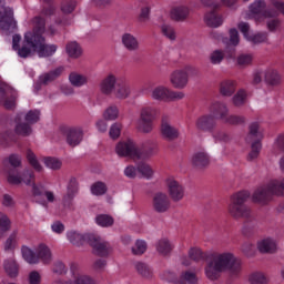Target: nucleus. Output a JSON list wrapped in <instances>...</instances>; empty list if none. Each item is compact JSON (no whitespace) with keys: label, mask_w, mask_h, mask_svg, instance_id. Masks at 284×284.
Here are the masks:
<instances>
[{"label":"nucleus","mask_w":284,"mask_h":284,"mask_svg":"<svg viewBox=\"0 0 284 284\" xmlns=\"http://www.w3.org/2000/svg\"><path fill=\"white\" fill-rule=\"evenodd\" d=\"M33 31H28L24 34V40L21 49L19 50V57L21 59H28L37 52L40 59L45 57H52L59 50L57 44H45V38L43 33L45 32V20L41 17L33 18Z\"/></svg>","instance_id":"nucleus-1"},{"label":"nucleus","mask_w":284,"mask_h":284,"mask_svg":"<svg viewBox=\"0 0 284 284\" xmlns=\"http://www.w3.org/2000/svg\"><path fill=\"white\" fill-rule=\"evenodd\" d=\"M243 266L231 252L211 254V261L206 264L205 276L210 281H216L222 272H230L233 276L241 274Z\"/></svg>","instance_id":"nucleus-2"},{"label":"nucleus","mask_w":284,"mask_h":284,"mask_svg":"<svg viewBox=\"0 0 284 284\" xmlns=\"http://www.w3.org/2000/svg\"><path fill=\"white\" fill-rule=\"evenodd\" d=\"M250 199V191H239L231 195L227 204V212L235 221L241 219H252V210L245 205V202Z\"/></svg>","instance_id":"nucleus-3"},{"label":"nucleus","mask_w":284,"mask_h":284,"mask_svg":"<svg viewBox=\"0 0 284 284\" xmlns=\"http://www.w3.org/2000/svg\"><path fill=\"white\" fill-rule=\"evenodd\" d=\"M271 8H267V3L265 0H255L253 3L250 4L248 10L251 14L255 17L262 14L264 19H272L274 17H278V14L284 16V2L281 0H271Z\"/></svg>","instance_id":"nucleus-4"},{"label":"nucleus","mask_w":284,"mask_h":284,"mask_svg":"<svg viewBox=\"0 0 284 284\" xmlns=\"http://www.w3.org/2000/svg\"><path fill=\"white\" fill-rule=\"evenodd\" d=\"M199 77V69L192 64L175 69L170 74V83L175 90H184L190 83V79Z\"/></svg>","instance_id":"nucleus-5"},{"label":"nucleus","mask_w":284,"mask_h":284,"mask_svg":"<svg viewBox=\"0 0 284 284\" xmlns=\"http://www.w3.org/2000/svg\"><path fill=\"white\" fill-rule=\"evenodd\" d=\"M272 196H278L274 180L257 186L252 194V201L258 203V205H267L272 201Z\"/></svg>","instance_id":"nucleus-6"},{"label":"nucleus","mask_w":284,"mask_h":284,"mask_svg":"<svg viewBox=\"0 0 284 284\" xmlns=\"http://www.w3.org/2000/svg\"><path fill=\"white\" fill-rule=\"evenodd\" d=\"M263 139V130L258 126V122H253L250 124V133L246 136V141H254L251 145V152L248 153V161H256L258 159V154H261V150L263 145L261 144V140Z\"/></svg>","instance_id":"nucleus-7"},{"label":"nucleus","mask_w":284,"mask_h":284,"mask_svg":"<svg viewBox=\"0 0 284 284\" xmlns=\"http://www.w3.org/2000/svg\"><path fill=\"white\" fill-rule=\"evenodd\" d=\"M151 99L153 101H183L185 93L183 91H173L165 85H158L151 91Z\"/></svg>","instance_id":"nucleus-8"},{"label":"nucleus","mask_w":284,"mask_h":284,"mask_svg":"<svg viewBox=\"0 0 284 284\" xmlns=\"http://www.w3.org/2000/svg\"><path fill=\"white\" fill-rule=\"evenodd\" d=\"M10 185H32L36 181L34 171L24 169L22 171L11 170L7 178Z\"/></svg>","instance_id":"nucleus-9"},{"label":"nucleus","mask_w":284,"mask_h":284,"mask_svg":"<svg viewBox=\"0 0 284 284\" xmlns=\"http://www.w3.org/2000/svg\"><path fill=\"white\" fill-rule=\"evenodd\" d=\"M115 154L122 159H132L138 161L139 156V146L132 140L120 141L115 145Z\"/></svg>","instance_id":"nucleus-10"},{"label":"nucleus","mask_w":284,"mask_h":284,"mask_svg":"<svg viewBox=\"0 0 284 284\" xmlns=\"http://www.w3.org/2000/svg\"><path fill=\"white\" fill-rule=\"evenodd\" d=\"M18 93L12 87L7 83L0 84V105L6 110H13L17 106Z\"/></svg>","instance_id":"nucleus-11"},{"label":"nucleus","mask_w":284,"mask_h":284,"mask_svg":"<svg viewBox=\"0 0 284 284\" xmlns=\"http://www.w3.org/2000/svg\"><path fill=\"white\" fill-rule=\"evenodd\" d=\"M171 205L172 203L170 202L168 193L159 191L152 195L151 207L156 214H165V212H170Z\"/></svg>","instance_id":"nucleus-12"},{"label":"nucleus","mask_w":284,"mask_h":284,"mask_svg":"<svg viewBox=\"0 0 284 284\" xmlns=\"http://www.w3.org/2000/svg\"><path fill=\"white\" fill-rule=\"evenodd\" d=\"M0 28L1 30H10L17 28V20H14V10L6 7V1L0 0Z\"/></svg>","instance_id":"nucleus-13"},{"label":"nucleus","mask_w":284,"mask_h":284,"mask_svg":"<svg viewBox=\"0 0 284 284\" xmlns=\"http://www.w3.org/2000/svg\"><path fill=\"white\" fill-rule=\"evenodd\" d=\"M89 245L93 247V252L97 256L108 257L112 254V246L110 243L105 242V240L101 239V236L97 234L89 236Z\"/></svg>","instance_id":"nucleus-14"},{"label":"nucleus","mask_w":284,"mask_h":284,"mask_svg":"<svg viewBox=\"0 0 284 284\" xmlns=\"http://www.w3.org/2000/svg\"><path fill=\"white\" fill-rule=\"evenodd\" d=\"M70 276L71 278L63 282L62 284H97V281L90 277V275L83 273L78 264H71Z\"/></svg>","instance_id":"nucleus-15"},{"label":"nucleus","mask_w":284,"mask_h":284,"mask_svg":"<svg viewBox=\"0 0 284 284\" xmlns=\"http://www.w3.org/2000/svg\"><path fill=\"white\" fill-rule=\"evenodd\" d=\"M166 190L174 203H179V201H183L185 197V187L173 178L166 179Z\"/></svg>","instance_id":"nucleus-16"},{"label":"nucleus","mask_w":284,"mask_h":284,"mask_svg":"<svg viewBox=\"0 0 284 284\" xmlns=\"http://www.w3.org/2000/svg\"><path fill=\"white\" fill-rule=\"evenodd\" d=\"M237 28L240 32H242L244 39H246V41H250V43L258 44L265 43L267 41L266 32L250 34V23L247 22H240Z\"/></svg>","instance_id":"nucleus-17"},{"label":"nucleus","mask_w":284,"mask_h":284,"mask_svg":"<svg viewBox=\"0 0 284 284\" xmlns=\"http://www.w3.org/2000/svg\"><path fill=\"white\" fill-rule=\"evenodd\" d=\"M120 79L121 77H118L115 73H108L100 82V92L102 94H112L116 90Z\"/></svg>","instance_id":"nucleus-18"},{"label":"nucleus","mask_w":284,"mask_h":284,"mask_svg":"<svg viewBox=\"0 0 284 284\" xmlns=\"http://www.w3.org/2000/svg\"><path fill=\"white\" fill-rule=\"evenodd\" d=\"M83 141V128L72 126L67 130V143L71 148H77Z\"/></svg>","instance_id":"nucleus-19"},{"label":"nucleus","mask_w":284,"mask_h":284,"mask_svg":"<svg viewBox=\"0 0 284 284\" xmlns=\"http://www.w3.org/2000/svg\"><path fill=\"white\" fill-rule=\"evenodd\" d=\"M113 93L115 99H128L130 94H132V87L130 85V81H128L125 78H120Z\"/></svg>","instance_id":"nucleus-20"},{"label":"nucleus","mask_w":284,"mask_h":284,"mask_svg":"<svg viewBox=\"0 0 284 284\" xmlns=\"http://www.w3.org/2000/svg\"><path fill=\"white\" fill-rule=\"evenodd\" d=\"M90 236L92 233L81 234L77 231L67 232V239L72 245H77L78 247L81 245H85V243H90Z\"/></svg>","instance_id":"nucleus-21"},{"label":"nucleus","mask_w":284,"mask_h":284,"mask_svg":"<svg viewBox=\"0 0 284 284\" xmlns=\"http://www.w3.org/2000/svg\"><path fill=\"white\" fill-rule=\"evenodd\" d=\"M155 250L161 256H170L174 250V243L168 237H162L155 243Z\"/></svg>","instance_id":"nucleus-22"},{"label":"nucleus","mask_w":284,"mask_h":284,"mask_svg":"<svg viewBox=\"0 0 284 284\" xmlns=\"http://www.w3.org/2000/svg\"><path fill=\"white\" fill-rule=\"evenodd\" d=\"M191 163L194 168H207L210 165V154L205 151H197L191 156Z\"/></svg>","instance_id":"nucleus-23"},{"label":"nucleus","mask_w":284,"mask_h":284,"mask_svg":"<svg viewBox=\"0 0 284 284\" xmlns=\"http://www.w3.org/2000/svg\"><path fill=\"white\" fill-rule=\"evenodd\" d=\"M211 254H219L216 252H210V253H203V251L200 247H191L189 250V257L192 261H207V265H210L212 257Z\"/></svg>","instance_id":"nucleus-24"},{"label":"nucleus","mask_w":284,"mask_h":284,"mask_svg":"<svg viewBox=\"0 0 284 284\" xmlns=\"http://www.w3.org/2000/svg\"><path fill=\"white\" fill-rule=\"evenodd\" d=\"M123 48L129 52H136L139 50V40L132 33H124L121 37Z\"/></svg>","instance_id":"nucleus-25"},{"label":"nucleus","mask_w":284,"mask_h":284,"mask_svg":"<svg viewBox=\"0 0 284 284\" xmlns=\"http://www.w3.org/2000/svg\"><path fill=\"white\" fill-rule=\"evenodd\" d=\"M161 135L166 141H174V139H179V129L172 126L169 122H162Z\"/></svg>","instance_id":"nucleus-26"},{"label":"nucleus","mask_w":284,"mask_h":284,"mask_svg":"<svg viewBox=\"0 0 284 284\" xmlns=\"http://www.w3.org/2000/svg\"><path fill=\"white\" fill-rule=\"evenodd\" d=\"M257 250L262 254H272L276 252V241L272 237H266L257 242Z\"/></svg>","instance_id":"nucleus-27"},{"label":"nucleus","mask_w":284,"mask_h":284,"mask_svg":"<svg viewBox=\"0 0 284 284\" xmlns=\"http://www.w3.org/2000/svg\"><path fill=\"white\" fill-rule=\"evenodd\" d=\"M38 262H42L44 265H50L52 263V251L48 245L40 244L37 248Z\"/></svg>","instance_id":"nucleus-28"},{"label":"nucleus","mask_w":284,"mask_h":284,"mask_svg":"<svg viewBox=\"0 0 284 284\" xmlns=\"http://www.w3.org/2000/svg\"><path fill=\"white\" fill-rule=\"evenodd\" d=\"M230 110L227 109V105L221 102H214L211 105V115L213 119L217 118L222 121L225 119L226 114H229Z\"/></svg>","instance_id":"nucleus-29"},{"label":"nucleus","mask_w":284,"mask_h":284,"mask_svg":"<svg viewBox=\"0 0 284 284\" xmlns=\"http://www.w3.org/2000/svg\"><path fill=\"white\" fill-rule=\"evenodd\" d=\"M204 22L209 28H221L223 26V16H219L216 11L207 12L204 16Z\"/></svg>","instance_id":"nucleus-30"},{"label":"nucleus","mask_w":284,"mask_h":284,"mask_svg":"<svg viewBox=\"0 0 284 284\" xmlns=\"http://www.w3.org/2000/svg\"><path fill=\"white\" fill-rule=\"evenodd\" d=\"M236 92V81L234 80H223L220 83V94L222 97H232Z\"/></svg>","instance_id":"nucleus-31"},{"label":"nucleus","mask_w":284,"mask_h":284,"mask_svg":"<svg viewBox=\"0 0 284 284\" xmlns=\"http://www.w3.org/2000/svg\"><path fill=\"white\" fill-rule=\"evenodd\" d=\"M195 125L197 130H212V128H214L215 125L214 116L212 114L202 115L197 118V120L195 121Z\"/></svg>","instance_id":"nucleus-32"},{"label":"nucleus","mask_w":284,"mask_h":284,"mask_svg":"<svg viewBox=\"0 0 284 284\" xmlns=\"http://www.w3.org/2000/svg\"><path fill=\"white\" fill-rule=\"evenodd\" d=\"M158 115H159V111L156 110V108L152 105H145L141 108L139 119L154 122Z\"/></svg>","instance_id":"nucleus-33"},{"label":"nucleus","mask_w":284,"mask_h":284,"mask_svg":"<svg viewBox=\"0 0 284 284\" xmlns=\"http://www.w3.org/2000/svg\"><path fill=\"white\" fill-rule=\"evenodd\" d=\"M187 17H190V9L185 6H179L171 10L173 21H185Z\"/></svg>","instance_id":"nucleus-34"},{"label":"nucleus","mask_w":284,"mask_h":284,"mask_svg":"<svg viewBox=\"0 0 284 284\" xmlns=\"http://www.w3.org/2000/svg\"><path fill=\"white\" fill-rule=\"evenodd\" d=\"M159 153V148L156 144H150L143 151L138 148V161H148V159H152L155 154Z\"/></svg>","instance_id":"nucleus-35"},{"label":"nucleus","mask_w":284,"mask_h":284,"mask_svg":"<svg viewBox=\"0 0 284 284\" xmlns=\"http://www.w3.org/2000/svg\"><path fill=\"white\" fill-rule=\"evenodd\" d=\"M63 73V68H57L48 73H43L40 75L39 81L42 85H48V83H52L55 79H59V75Z\"/></svg>","instance_id":"nucleus-36"},{"label":"nucleus","mask_w":284,"mask_h":284,"mask_svg":"<svg viewBox=\"0 0 284 284\" xmlns=\"http://www.w3.org/2000/svg\"><path fill=\"white\" fill-rule=\"evenodd\" d=\"M69 81L73 88H83V85H88V75L72 72L69 74Z\"/></svg>","instance_id":"nucleus-37"},{"label":"nucleus","mask_w":284,"mask_h":284,"mask_svg":"<svg viewBox=\"0 0 284 284\" xmlns=\"http://www.w3.org/2000/svg\"><path fill=\"white\" fill-rule=\"evenodd\" d=\"M21 254H22V257L24 258V261L27 263H29V265H37V263H39L38 253H34V251H32V248H30L28 246H22Z\"/></svg>","instance_id":"nucleus-38"},{"label":"nucleus","mask_w":284,"mask_h":284,"mask_svg":"<svg viewBox=\"0 0 284 284\" xmlns=\"http://www.w3.org/2000/svg\"><path fill=\"white\" fill-rule=\"evenodd\" d=\"M65 50H67V54L71 59H79V57H81V54H83V49L81 48V45L79 43H77V41L69 42L65 47Z\"/></svg>","instance_id":"nucleus-39"},{"label":"nucleus","mask_w":284,"mask_h":284,"mask_svg":"<svg viewBox=\"0 0 284 284\" xmlns=\"http://www.w3.org/2000/svg\"><path fill=\"white\" fill-rule=\"evenodd\" d=\"M135 128L139 132H142V134H150V132L154 130V122L139 118L135 121Z\"/></svg>","instance_id":"nucleus-40"},{"label":"nucleus","mask_w":284,"mask_h":284,"mask_svg":"<svg viewBox=\"0 0 284 284\" xmlns=\"http://www.w3.org/2000/svg\"><path fill=\"white\" fill-rule=\"evenodd\" d=\"M264 80L270 85H278V83H281V74L274 69H266L264 71Z\"/></svg>","instance_id":"nucleus-41"},{"label":"nucleus","mask_w":284,"mask_h":284,"mask_svg":"<svg viewBox=\"0 0 284 284\" xmlns=\"http://www.w3.org/2000/svg\"><path fill=\"white\" fill-rule=\"evenodd\" d=\"M3 267H4V272L11 278H14L19 275V265L17 264V261H14L13 258L6 260Z\"/></svg>","instance_id":"nucleus-42"},{"label":"nucleus","mask_w":284,"mask_h":284,"mask_svg":"<svg viewBox=\"0 0 284 284\" xmlns=\"http://www.w3.org/2000/svg\"><path fill=\"white\" fill-rule=\"evenodd\" d=\"M19 121H21V115H17L16 118V134L20 136H30L32 134V128H30L29 124L20 123Z\"/></svg>","instance_id":"nucleus-43"},{"label":"nucleus","mask_w":284,"mask_h":284,"mask_svg":"<svg viewBox=\"0 0 284 284\" xmlns=\"http://www.w3.org/2000/svg\"><path fill=\"white\" fill-rule=\"evenodd\" d=\"M121 112L119 111V106L116 105H109L102 116L104 119V121H116V119H119Z\"/></svg>","instance_id":"nucleus-44"},{"label":"nucleus","mask_w":284,"mask_h":284,"mask_svg":"<svg viewBox=\"0 0 284 284\" xmlns=\"http://www.w3.org/2000/svg\"><path fill=\"white\" fill-rule=\"evenodd\" d=\"M252 61H254V54L252 53H241L236 57L239 68H247V65H252Z\"/></svg>","instance_id":"nucleus-45"},{"label":"nucleus","mask_w":284,"mask_h":284,"mask_svg":"<svg viewBox=\"0 0 284 284\" xmlns=\"http://www.w3.org/2000/svg\"><path fill=\"white\" fill-rule=\"evenodd\" d=\"M18 243H19V232L18 231H13L9 235L7 241L4 242V250H6V252H12V250H14V247H17Z\"/></svg>","instance_id":"nucleus-46"},{"label":"nucleus","mask_w":284,"mask_h":284,"mask_svg":"<svg viewBox=\"0 0 284 284\" xmlns=\"http://www.w3.org/2000/svg\"><path fill=\"white\" fill-rule=\"evenodd\" d=\"M250 284H267L270 280L261 272L251 273L247 277Z\"/></svg>","instance_id":"nucleus-47"},{"label":"nucleus","mask_w":284,"mask_h":284,"mask_svg":"<svg viewBox=\"0 0 284 284\" xmlns=\"http://www.w3.org/2000/svg\"><path fill=\"white\" fill-rule=\"evenodd\" d=\"M232 101L236 108H241V105H244L245 101H247V91H245L244 89H240L232 98Z\"/></svg>","instance_id":"nucleus-48"},{"label":"nucleus","mask_w":284,"mask_h":284,"mask_svg":"<svg viewBox=\"0 0 284 284\" xmlns=\"http://www.w3.org/2000/svg\"><path fill=\"white\" fill-rule=\"evenodd\" d=\"M27 160L29 161L30 165L36 170V172H41L43 170V166L41 163H39V160L37 159V155L32 150L27 151Z\"/></svg>","instance_id":"nucleus-49"},{"label":"nucleus","mask_w":284,"mask_h":284,"mask_svg":"<svg viewBox=\"0 0 284 284\" xmlns=\"http://www.w3.org/2000/svg\"><path fill=\"white\" fill-rule=\"evenodd\" d=\"M95 223L100 225V227H110L114 225V219L110 215L101 214L95 217Z\"/></svg>","instance_id":"nucleus-50"},{"label":"nucleus","mask_w":284,"mask_h":284,"mask_svg":"<svg viewBox=\"0 0 284 284\" xmlns=\"http://www.w3.org/2000/svg\"><path fill=\"white\" fill-rule=\"evenodd\" d=\"M148 251V243L143 240H136L135 245L132 247V254L141 256Z\"/></svg>","instance_id":"nucleus-51"},{"label":"nucleus","mask_w":284,"mask_h":284,"mask_svg":"<svg viewBox=\"0 0 284 284\" xmlns=\"http://www.w3.org/2000/svg\"><path fill=\"white\" fill-rule=\"evenodd\" d=\"M138 172H140L144 179H152L154 176V170L146 163L139 164Z\"/></svg>","instance_id":"nucleus-52"},{"label":"nucleus","mask_w":284,"mask_h":284,"mask_svg":"<svg viewBox=\"0 0 284 284\" xmlns=\"http://www.w3.org/2000/svg\"><path fill=\"white\" fill-rule=\"evenodd\" d=\"M134 268L138 273L141 274V276H144L145 278H148V276L152 274V270L150 268V266L143 262H135Z\"/></svg>","instance_id":"nucleus-53"},{"label":"nucleus","mask_w":284,"mask_h":284,"mask_svg":"<svg viewBox=\"0 0 284 284\" xmlns=\"http://www.w3.org/2000/svg\"><path fill=\"white\" fill-rule=\"evenodd\" d=\"M43 163L49 170H61L63 163L57 158H44Z\"/></svg>","instance_id":"nucleus-54"},{"label":"nucleus","mask_w":284,"mask_h":284,"mask_svg":"<svg viewBox=\"0 0 284 284\" xmlns=\"http://www.w3.org/2000/svg\"><path fill=\"white\" fill-rule=\"evenodd\" d=\"M161 30L162 34L166 37V39H170V41H176V30H174V27L170 24H163Z\"/></svg>","instance_id":"nucleus-55"},{"label":"nucleus","mask_w":284,"mask_h":284,"mask_svg":"<svg viewBox=\"0 0 284 284\" xmlns=\"http://www.w3.org/2000/svg\"><path fill=\"white\" fill-rule=\"evenodd\" d=\"M12 227V222L10 221V217L3 212H0V230L1 232H10V229Z\"/></svg>","instance_id":"nucleus-56"},{"label":"nucleus","mask_w":284,"mask_h":284,"mask_svg":"<svg viewBox=\"0 0 284 284\" xmlns=\"http://www.w3.org/2000/svg\"><path fill=\"white\" fill-rule=\"evenodd\" d=\"M225 59V53L222 50H215L210 55V61L213 65H219Z\"/></svg>","instance_id":"nucleus-57"},{"label":"nucleus","mask_w":284,"mask_h":284,"mask_svg":"<svg viewBox=\"0 0 284 284\" xmlns=\"http://www.w3.org/2000/svg\"><path fill=\"white\" fill-rule=\"evenodd\" d=\"M108 192V187L102 182H97L91 186V193L94 194V196H103Z\"/></svg>","instance_id":"nucleus-58"},{"label":"nucleus","mask_w":284,"mask_h":284,"mask_svg":"<svg viewBox=\"0 0 284 284\" xmlns=\"http://www.w3.org/2000/svg\"><path fill=\"white\" fill-rule=\"evenodd\" d=\"M199 278H196V274L192 272H185L180 277V284H196Z\"/></svg>","instance_id":"nucleus-59"},{"label":"nucleus","mask_w":284,"mask_h":284,"mask_svg":"<svg viewBox=\"0 0 284 284\" xmlns=\"http://www.w3.org/2000/svg\"><path fill=\"white\" fill-rule=\"evenodd\" d=\"M224 123H229L230 125H241V123H245V118L240 115H227L222 120Z\"/></svg>","instance_id":"nucleus-60"},{"label":"nucleus","mask_w":284,"mask_h":284,"mask_svg":"<svg viewBox=\"0 0 284 284\" xmlns=\"http://www.w3.org/2000/svg\"><path fill=\"white\" fill-rule=\"evenodd\" d=\"M121 129H122L121 123L119 122L113 123L109 130L110 139H113V140L119 139L121 136Z\"/></svg>","instance_id":"nucleus-61"},{"label":"nucleus","mask_w":284,"mask_h":284,"mask_svg":"<svg viewBox=\"0 0 284 284\" xmlns=\"http://www.w3.org/2000/svg\"><path fill=\"white\" fill-rule=\"evenodd\" d=\"M150 21V8L144 7L141 9V12L138 17V23L140 26H145Z\"/></svg>","instance_id":"nucleus-62"},{"label":"nucleus","mask_w":284,"mask_h":284,"mask_svg":"<svg viewBox=\"0 0 284 284\" xmlns=\"http://www.w3.org/2000/svg\"><path fill=\"white\" fill-rule=\"evenodd\" d=\"M27 123H37L41 119V112L39 110H31L24 116Z\"/></svg>","instance_id":"nucleus-63"},{"label":"nucleus","mask_w":284,"mask_h":284,"mask_svg":"<svg viewBox=\"0 0 284 284\" xmlns=\"http://www.w3.org/2000/svg\"><path fill=\"white\" fill-rule=\"evenodd\" d=\"M29 284H41V273L39 271H31L28 275Z\"/></svg>","instance_id":"nucleus-64"}]
</instances>
